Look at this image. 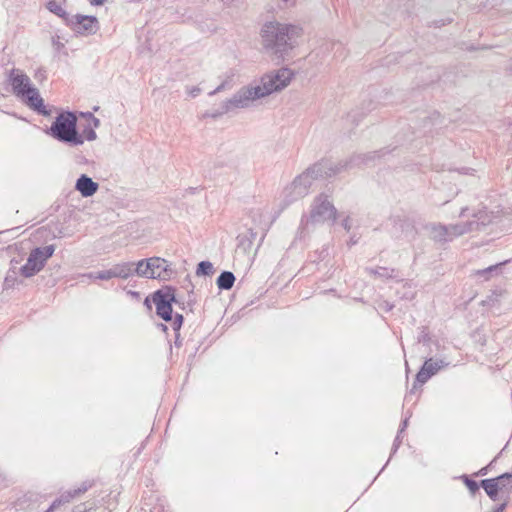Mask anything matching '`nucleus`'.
<instances>
[{"mask_svg": "<svg viewBox=\"0 0 512 512\" xmlns=\"http://www.w3.org/2000/svg\"><path fill=\"white\" fill-rule=\"evenodd\" d=\"M337 210L329 197L325 194H320L314 198L307 223H324L326 221H335Z\"/></svg>", "mask_w": 512, "mask_h": 512, "instance_id": "6e6552de", "label": "nucleus"}, {"mask_svg": "<svg viewBox=\"0 0 512 512\" xmlns=\"http://www.w3.org/2000/svg\"><path fill=\"white\" fill-rule=\"evenodd\" d=\"M45 512H53V511H50V507H49Z\"/></svg>", "mask_w": 512, "mask_h": 512, "instance_id": "a19ab883", "label": "nucleus"}, {"mask_svg": "<svg viewBox=\"0 0 512 512\" xmlns=\"http://www.w3.org/2000/svg\"><path fill=\"white\" fill-rule=\"evenodd\" d=\"M294 73L289 68H280L279 70L264 75L260 82L255 85L242 87L230 99L223 103L225 113L233 109H243L249 107L255 100L281 91L287 87Z\"/></svg>", "mask_w": 512, "mask_h": 512, "instance_id": "f257e3e1", "label": "nucleus"}, {"mask_svg": "<svg viewBox=\"0 0 512 512\" xmlns=\"http://www.w3.org/2000/svg\"><path fill=\"white\" fill-rule=\"evenodd\" d=\"M467 210H468V208H467V207H463V208L461 209V211H460L459 216H460V217H463V216L465 215V212H466Z\"/></svg>", "mask_w": 512, "mask_h": 512, "instance_id": "58836bf2", "label": "nucleus"}, {"mask_svg": "<svg viewBox=\"0 0 512 512\" xmlns=\"http://www.w3.org/2000/svg\"><path fill=\"white\" fill-rule=\"evenodd\" d=\"M9 82L16 96L26 97L31 107L40 113H45L44 103L39 91L30 81V78L20 69H12Z\"/></svg>", "mask_w": 512, "mask_h": 512, "instance_id": "39448f33", "label": "nucleus"}, {"mask_svg": "<svg viewBox=\"0 0 512 512\" xmlns=\"http://www.w3.org/2000/svg\"><path fill=\"white\" fill-rule=\"evenodd\" d=\"M498 266H499V265H492V266H490V267H488V268H485V269H482V270H478V271L476 272V275L481 276V277H484V278L487 280V279H489L490 274H491L493 271H495V270H497V269H498Z\"/></svg>", "mask_w": 512, "mask_h": 512, "instance_id": "a878e982", "label": "nucleus"}, {"mask_svg": "<svg viewBox=\"0 0 512 512\" xmlns=\"http://www.w3.org/2000/svg\"><path fill=\"white\" fill-rule=\"evenodd\" d=\"M86 491V488L84 489H78L74 490L73 492H67L65 494H62L59 498L53 501V503L50 506V511H54L59 506L65 503H69L71 499H73L75 496L79 495L80 493Z\"/></svg>", "mask_w": 512, "mask_h": 512, "instance_id": "aec40b11", "label": "nucleus"}, {"mask_svg": "<svg viewBox=\"0 0 512 512\" xmlns=\"http://www.w3.org/2000/svg\"><path fill=\"white\" fill-rule=\"evenodd\" d=\"M391 233L395 238L405 239L410 242L415 239L417 231L411 219L407 217H396L393 220Z\"/></svg>", "mask_w": 512, "mask_h": 512, "instance_id": "f8f14e48", "label": "nucleus"}, {"mask_svg": "<svg viewBox=\"0 0 512 512\" xmlns=\"http://www.w3.org/2000/svg\"><path fill=\"white\" fill-rule=\"evenodd\" d=\"M48 133L56 140L70 146L84 143L82 134L77 131V117L73 112H61L51 124Z\"/></svg>", "mask_w": 512, "mask_h": 512, "instance_id": "7ed1b4c3", "label": "nucleus"}, {"mask_svg": "<svg viewBox=\"0 0 512 512\" xmlns=\"http://www.w3.org/2000/svg\"><path fill=\"white\" fill-rule=\"evenodd\" d=\"M160 326H161V328H162L164 331H166V330H167V326H166V325L161 324Z\"/></svg>", "mask_w": 512, "mask_h": 512, "instance_id": "ea45409f", "label": "nucleus"}, {"mask_svg": "<svg viewBox=\"0 0 512 512\" xmlns=\"http://www.w3.org/2000/svg\"><path fill=\"white\" fill-rule=\"evenodd\" d=\"M92 121H93V125H94L95 128L99 127L100 121H99L98 118L92 117Z\"/></svg>", "mask_w": 512, "mask_h": 512, "instance_id": "e433bc0d", "label": "nucleus"}, {"mask_svg": "<svg viewBox=\"0 0 512 512\" xmlns=\"http://www.w3.org/2000/svg\"><path fill=\"white\" fill-rule=\"evenodd\" d=\"M505 507H506V502L499 505L493 512H504Z\"/></svg>", "mask_w": 512, "mask_h": 512, "instance_id": "473e14b6", "label": "nucleus"}, {"mask_svg": "<svg viewBox=\"0 0 512 512\" xmlns=\"http://www.w3.org/2000/svg\"><path fill=\"white\" fill-rule=\"evenodd\" d=\"M511 125H512V123H511Z\"/></svg>", "mask_w": 512, "mask_h": 512, "instance_id": "79ce46f5", "label": "nucleus"}, {"mask_svg": "<svg viewBox=\"0 0 512 512\" xmlns=\"http://www.w3.org/2000/svg\"><path fill=\"white\" fill-rule=\"evenodd\" d=\"M479 228V223L477 221H467L463 223L451 224L449 225V229L451 230V235L453 239L456 237L462 236L466 233L475 231Z\"/></svg>", "mask_w": 512, "mask_h": 512, "instance_id": "2eb2a0df", "label": "nucleus"}, {"mask_svg": "<svg viewBox=\"0 0 512 512\" xmlns=\"http://www.w3.org/2000/svg\"><path fill=\"white\" fill-rule=\"evenodd\" d=\"M444 225L443 224H432L429 226V233L431 239L435 242L446 243L444 237Z\"/></svg>", "mask_w": 512, "mask_h": 512, "instance_id": "412c9836", "label": "nucleus"}, {"mask_svg": "<svg viewBox=\"0 0 512 512\" xmlns=\"http://www.w3.org/2000/svg\"><path fill=\"white\" fill-rule=\"evenodd\" d=\"M393 308V305L389 304L388 302L384 303L383 309L385 311H390Z\"/></svg>", "mask_w": 512, "mask_h": 512, "instance_id": "c9c22d12", "label": "nucleus"}, {"mask_svg": "<svg viewBox=\"0 0 512 512\" xmlns=\"http://www.w3.org/2000/svg\"><path fill=\"white\" fill-rule=\"evenodd\" d=\"M408 419H405L402 423V427L399 431V434L407 427Z\"/></svg>", "mask_w": 512, "mask_h": 512, "instance_id": "4c0bfd02", "label": "nucleus"}, {"mask_svg": "<svg viewBox=\"0 0 512 512\" xmlns=\"http://www.w3.org/2000/svg\"><path fill=\"white\" fill-rule=\"evenodd\" d=\"M449 365V362L444 359L434 360L432 358L427 359L420 371L416 375V382L420 385L426 383L432 376H434L439 370Z\"/></svg>", "mask_w": 512, "mask_h": 512, "instance_id": "ddd939ff", "label": "nucleus"}, {"mask_svg": "<svg viewBox=\"0 0 512 512\" xmlns=\"http://www.w3.org/2000/svg\"><path fill=\"white\" fill-rule=\"evenodd\" d=\"M214 272V268L211 262L209 261H201L198 264L196 274L197 276H209Z\"/></svg>", "mask_w": 512, "mask_h": 512, "instance_id": "b1692460", "label": "nucleus"}, {"mask_svg": "<svg viewBox=\"0 0 512 512\" xmlns=\"http://www.w3.org/2000/svg\"><path fill=\"white\" fill-rule=\"evenodd\" d=\"M444 237H445V242H451L453 239L452 235H451V230L449 229V225H444Z\"/></svg>", "mask_w": 512, "mask_h": 512, "instance_id": "c85d7f7f", "label": "nucleus"}, {"mask_svg": "<svg viewBox=\"0 0 512 512\" xmlns=\"http://www.w3.org/2000/svg\"><path fill=\"white\" fill-rule=\"evenodd\" d=\"M66 23L70 28L79 34H95L98 30V20L94 16L71 15L66 18Z\"/></svg>", "mask_w": 512, "mask_h": 512, "instance_id": "9d476101", "label": "nucleus"}, {"mask_svg": "<svg viewBox=\"0 0 512 512\" xmlns=\"http://www.w3.org/2000/svg\"><path fill=\"white\" fill-rule=\"evenodd\" d=\"M366 272L374 277L389 279L395 277V269L387 267L366 268Z\"/></svg>", "mask_w": 512, "mask_h": 512, "instance_id": "a211bd4d", "label": "nucleus"}, {"mask_svg": "<svg viewBox=\"0 0 512 512\" xmlns=\"http://www.w3.org/2000/svg\"><path fill=\"white\" fill-rule=\"evenodd\" d=\"M492 478L484 479L480 482L481 487L485 490L491 500L496 501L498 499V493L500 492L497 486V482H494Z\"/></svg>", "mask_w": 512, "mask_h": 512, "instance_id": "6ab92c4d", "label": "nucleus"}, {"mask_svg": "<svg viewBox=\"0 0 512 512\" xmlns=\"http://www.w3.org/2000/svg\"><path fill=\"white\" fill-rule=\"evenodd\" d=\"M486 474H487V468H486V467H484V468L480 469V470L476 473V475H480V476H484V475H486Z\"/></svg>", "mask_w": 512, "mask_h": 512, "instance_id": "f704fd0d", "label": "nucleus"}, {"mask_svg": "<svg viewBox=\"0 0 512 512\" xmlns=\"http://www.w3.org/2000/svg\"><path fill=\"white\" fill-rule=\"evenodd\" d=\"M497 482L498 489L501 493H509L512 489V473H504L496 478H492Z\"/></svg>", "mask_w": 512, "mask_h": 512, "instance_id": "f3484780", "label": "nucleus"}, {"mask_svg": "<svg viewBox=\"0 0 512 512\" xmlns=\"http://www.w3.org/2000/svg\"><path fill=\"white\" fill-rule=\"evenodd\" d=\"M173 273L174 270L168 261L160 257H150L132 262V274L138 277L168 280Z\"/></svg>", "mask_w": 512, "mask_h": 512, "instance_id": "0eeeda50", "label": "nucleus"}, {"mask_svg": "<svg viewBox=\"0 0 512 512\" xmlns=\"http://www.w3.org/2000/svg\"><path fill=\"white\" fill-rule=\"evenodd\" d=\"M400 443H401L400 434L398 433V435L396 436V438L394 440L393 451L397 450V448L399 447Z\"/></svg>", "mask_w": 512, "mask_h": 512, "instance_id": "2f4dec72", "label": "nucleus"}, {"mask_svg": "<svg viewBox=\"0 0 512 512\" xmlns=\"http://www.w3.org/2000/svg\"><path fill=\"white\" fill-rule=\"evenodd\" d=\"M302 29L299 26L267 21L260 29L263 51L273 59L284 61L299 44Z\"/></svg>", "mask_w": 512, "mask_h": 512, "instance_id": "f03ea898", "label": "nucleus"}, {"mask_svg": "<svg viewBox=\"0 0 512 512\" xmlns=\"http://www.w3.org/2000/svg\"><path fill=\"white\" fill-rule=\"evenodd\" d=\"M83 139H86L88 141H93L97 138V134L96 132L94 131V129L92 128H89V129H85L83 131Z\"/></svg>", "mask_w": 512, "mask_h": 512, "instance_id": "bb28decb", "label": "nucleus"}, {"mask_svg": "<svg viewBox=\"0 0 512 512\" xmlns=\"http://www.w3.org/2000/svg\"><path fill=\"white\" fill-rule=\"evenodd\" d=\"M54 251V245L33 249L28 256L27 262L20 269L21 275L29 278L40 272L45 266L46 261L52 257Z\"/></svg>", "mask_w": 512, "mask_h": 512, "instance_id": "1a4fd4ad", "label": "nucleus"}, {"mask_svg": "<svg viewBox=\"0 0 512 512\" xmlns=\"http://www.w3.org/2000/svg\"><path fill=\"white\" fill-rule=\"evenodd\" d=\"M99 188L98 183L85 174H82L76 181L75 189L83 196L90 197L94 195Z\"/></svg>", "mask_w": 512, "mask_h": 512, "instance_id": "4468645a", "label": "nucleus"}, {"mask_svg": "<svg viewBox=\"0 0 512 512\" xmlns=\"http://www.w3.org/2000/svg\"><path fill=\"white\" fill-rule=\"evenodd\" d=\"M226 83H227V82H223V83H221L218 87H216L213 91H211V92L209 93V95H210V96H213V95H215V94H217V93H219V92L223 91V90L226 88Z\"/></svg>", "mask_w": 512, "mask_h": 512, "instance_id": "c756f323", "label": "nucleus"}, {"mask_svg": "<svg viewBox=\"0 0 512 512\" xmlns=\"http://www.w3.org/2000/svg\"><path fill=\"white\" fill-rule=\"evenodd\" d=\"M47 9L58 15L59 17H62L66 20L67 17H71V15L67 14L62 5L56 1H49L47 3Z\"/></svg>", "mask_w": 512, "mask_h": 512, "instance_id": "5701e85b", "label": "nucleus"}, {"mask_svg": "<svg viewBox=\"0 0 512 512\" xmlns=\"http://www.w3.org/2000/svg\"><path fill=\"white\" fill-rule=\"evenodd\" d=\"M186 91L192 98L197 97L201 93V89L197 86L187 87Z\"/></svg>", "mask_w": 512, "mask_h": 512, "instance_id": "cd10ccee", "label": "nucleus"}, {"mask_svg": "<svg viewBox=\"0 0 512 512\" xmlns=\"http://www.w3.org/2000/svg\"><path fill=\"white\" fill-rule=\"evenodd\" d=\"M105 0H89L92 5L99 6L104 3Z\"/></svg>", "mask_w": 512, "mask_h": 512, "instance_id": "72a5a7b5", "label": "nucleus"}, {"mask_svg": "<svg viewBox=\"0 0 512 512\" xmlns=\"http://www.w3.org/2000/svg\"><path fill=\"white\" fill-rule=\"evenodd\" d=\"M235 276L230 271H223L217 278V286L221 290H229L233 287Z\"/></svg>", "mask_w": 512, "mask_h": 512, "instance_id": "dca6fc26", "label": "nucleus"}, {"mask_svg": "<svg viewBox=\"0 0 512 512\" xmlns=\"http://www.w3.org/2000/svg\"><path fill=\"white\" fill-rule=\"evenodd\" d=\"M132 275V262L118 263L107 270L87 274L90 279L99 280H110L112 278L128 279Z\"/></svg>", "mask_w": 512, "mask_h": 512, "instance_id": "9b49d317", "label": "nucleus"}, {"mask_svg": "<svg viewBox=\"0 0 512 512\" xmlns=\"http://www.w3.org/2000/svg\"><path fill=\"white\" fill-rule=\"evenodd\" d=\"M461 479L472 494L479 490V484L476 481L470 479L467 475H463Z\"/></svg>", "mask_w": 512, "mask_h": 512, "instance_id": "393cba45", "label": "nucleus"}, {"mask_svg": "<svg viewBox=\"0 0 512 512\" xmlns=\"http://www.w3.org/2000/svg\"><path fill=\"white\" fill-rule=\"evenodd\" d=\"M339 171L340 168L328 160L314 164L294 179L297 196H306L315 180L331 177Z\"/></svg>", "mask_w": 512, "mask_h": 512, "instance_id": "20e7f679", "label": "nucleus"}, {"mask_svg": "<svg viewBox=\"0 0 512 512\" xmlns=\"http://www.w3.org/2000/svg\"><path fill=\"white\" fill-rule=\"evenodd\" d=\"M283 201L285 202V205H289L290 203L297 201L304 196H297L296 190L294 189V182H292L290 185L285 187L283 190Z\"/></svg>", "mask_w": 512, "mask_h": 512, "instance_id": "4be33fe9", "label": "nucleus"}, {"mask_svg": "<svg viewBox=\"0 0 512 512\" xmlns=\"http://www.w3.org/2000/svg\"><path fill=\"white\" fill-rule=\"evenodd\" d=\"M153 302L156 305V313L165 321H172L173 330L176 332V340L179 337V330L183 323V316L176 313L172 318V303H177L175 289L172 287H165L158 290L153 295ZM178 344V341H175Z\"/></svg>", "mask_w": 512, "mask_h": 512, "instance_id": "423d86ee", "label": "nucleus"}, {"mask_svg": "<svg viewBox=\"0 0 512 512\" xmlns=\"http://www.w3.org/2000/svg\"><path fill=\"white\" fill-rule=\"evenodd\" d=\"M342 226L344 227L345 230H347V231L350 230L351 222H350V218L349 217H346L345 219H343Z\"/></svg>", "mask_w": 512, "mask_h": 512, "instance_id": "7c9ffc66", "label": "nucleus"}]
</instances>
